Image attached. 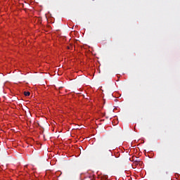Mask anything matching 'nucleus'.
<instances>
[{"mask_svg":"<svg viewBox=\"0 0 180 180\" xmlns=\"http://www.w3.org/2000/svg\"><path fill=\"white\" fill-rule=\"evenodd\" d=\"M98 158L103 162L110 163L114 162L116 157H113V153L110 150H105L101 148L98 152Z\"/></svg>","mask_w":180,"mask_h":180,"instance_id":"1","label":"nucleus"},{"mask_svg":"<svg viewBox=\"0 0 180 180\" xmlns=\"http://www.w3.org/2000/svg\"><path fill=\"white\" fill-rule=\"evenodd\" d=\"M25 96H30V92L29 91H25L24 92Z\"/></svg>","mask_w":180,"mask_h":180,"instance_id":"2","label":"nucleus"}]
</instances>
